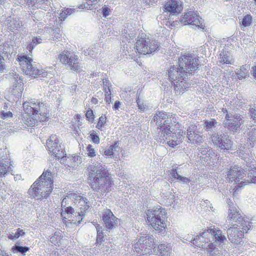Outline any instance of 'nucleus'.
Here are the masks:
<instances>
[{"label":"nucleus","mask_w":256,"mask_h":256,"mask_svg":"<svg viewBox=\"0 0 256 256\" xmlns=\"http://www.w3.org/2000/svg\"><path fill=\"white\" fill-rule=\"evenodd\" d=\"M106 94H105V101L106 103H108V104H110V102H111V92L110 90L108 89V90H106Z\"/></svg>","instance_id":"bf43d9fd"},{"label":"nucleus","mask_w":256,"mask_h":256,"mask_svg":"<svg viewBox=\"0 0 256 256\" xmlns=\"http://www.w3.org/2000/svg\"><path fill=\"white\" fill-rule=\"evenodd\" d=\"M134 33L133 31L124 29L122 31V38L123 42H126L132 40L134 37Z\"/></svg>","instance_id":"c9c22d12"},{"label":"nucleus","mask_w":256,"mask_h":256,"mask_svg":"<svg viewBox=\"0 0 256 256\" xmlns=\"http://www.w3.org/2000/svg\"><path fill=\"white\" fill-rule=\"evenodd\" d=\"M43 40L40 36H33L31 41L27 45V50L30 52H32L34 48L38 44L42 43Z\"/></svg>","instance_id":"f704fd0d"},{"label":"nucleus","mask_w":256,"mask_h":256,"mask_svg":"<svg viewBox=\"0 0 256 256\" xmlns=\"http://www.w3.org/2000/svg\"><path fill=\"white\" fill-rule=\"evenodd\" d=\"M114 150L112 148L109 147L107 150H104L102 152V154L103 156H112L114 154Z\"/></svg>","instance_id":"4d7b16f0"},{"label":"nucleus","mask_w":256,"mask_h":256,"mask_svg":"<svg viewBox=\"0 0 256 256\" xmlns=\"http://www.w3.org/2000/svg\"><path fill=\"white\" fill-rule=\"evenodd\" d=\"M178 180L186 184H188L191 182V180L190 178L182 176H179Z\"/></svg>","instance_id":"680f3d73"},{"label":"nucleus","mask_w":256,"mask_h":256,"mask_svg":"<svg viewBox=\"0 0 256 256\" xmlns=\"http://www.w3.org/2000/svg\"><path fill=\"white\" fill-rule=\"evenodd\" d=\"M211 138L214 144L221 150H229L232 148V142L228 134L214 132L212 134Z\"/></svg>","instance_id":"a211bd4d"},{"label":"nucleus","mask_w":256,"mask_h":256,"mask_svg":"<svg viewBox=\"0 0 256 256\" xmlns=\"http://www.w3.org/2000/svg\"><path fill=\"white\" fill-rule=\"evenodd\" d=\"M106 118L104 116H101L98 118V122L96 126V128L100 130L106 124Z\"/></svg>","instance_id":"de8ad7c7"},{"label":"nucleus","mask_w":256,"mask_h":256,"mask_svg":"<svg viewBox=\"0 0 256 256\" xmlns=\"http://www.w3.org/2000/svg\"><path fill=\"white\" fill-rule=\"evenodd\" d=\"M198 242H200V243H208V244H210V242H214V240H213V238H212V235H209L208 236H205V238L202 239V238H200V239Z\"/></svg>","instance_id":"3c124183"},{"label":"nucleus","mask_w":256,"mask_h":256,"mask_svg":"<svg viewBox=\"0 0 256 256\" xmlns=\"http://www.w3.org/2000/svg\"><path fill=\"white\" fill-rule=\"evenodd\" d=\"M6 24L10 31L20 30L22 26V22L18 18H10L6 20Z\"/></svg>","instance_id":"7c9ffc66"},{"label":"nucleus","mask_w":256,"mask_h":256,"mask_svg":"<svg viewBox=\"0 0 256 256\" xmlns=\"http://www.w3.org/2000/svg\"><path fill=\"white\" fill-rule=\"evenodd\" d=\"M10 159L8 156H2L0 158V176H4L8 172H11Z\"/></svg>","instance_id":"bb28decb"},{"label":"nucleus","mask_w":256,"mask_h":256,"mask_svg":"<svg viewBox=\"0 0 256 256\" xmlns=\"http://www.w3.org/2000/svg\"><path fill=\"white\" fill-rule=\"evenodd\" d=\"M88 183L97 193L98 198L106 196L110 190L113 182L106 166L100 164H90L87 168Z\"/></svg>","instance_id":"f257e3e1"},{"label":"nucleus","mask_w":256,"mask_h":256,"mask_svg":"<svg viewBox=\"0 0 256 256\" xmlns=\"http://www.w3.org/2000/svg\"><path fill=\"white\" fill-rule=\"evenodd\" d=\"M97 231L96 243L98 244L104 241V234L102 231V228L98 226H96Z\"/></svg>","instance_id":"a18cd8bd"},{"label":"nucleus","mask_w":256,"mask_h":256,"mask_svg":"<svg viewBox=\"0 0 256 256\" xmlns=\"http://www.w3.org/2000/svg\"><path fill=\"white\" fill-rule=\"evenodd\" d=\"M200 152L202 156H206L204 158L207 164H210L211 162H214L216 156L211 148L209 147L202 148Z\"/></svg>","instance_id":"c756f323"},{"label":"nucleus","mask_w":256,"mask_h":256,"mask_svg":"<svg viewBox=\"0 0 256 256\" xmlns=\"http://www.w3.org/2000/svg\"><path fill=\"white\" fill-rule=\"evenodd\" d=\"M234 225L240 228V230L242 229V230H244V232H246L250 227L248 222L245 220L242 216L241 217V220H238L237 224Z\"/></svg>","instance_id":"e433bc0d"},{"label":"nucleus","mask_w":256,"mask_h":256,"mask_svg":"<svg viewBox=\"0 0 256 256\" xmlns=\"http://www.w3.org/2000/svg\"><path fill=\"white\" fill-rule=\"evenodd\" d=\"M164 8L170 14H178L183 8L182 2L181 0H168L164 5Z\"/></svg>","instance_id":"393cba45"},{"label":"nucleus","mask_w":256,"mask_h":256,"mask_svg":"<svg viewBox=\"0 0 256 256\" xmlns=\"http://www.w3.org/2000/svg\"><path fill=\"white\" fill-rule=\"evenodd\" d=\"M252 22V16L250 14H246L240 22V24L244 28L250 26Z\"/></svg>","instance_id":"37998d69"},{"label":"nucleus","mask_w":256,"mask_h":256,"mask_svg":"<svg viewBox=\"0 0 256 256\" xmlns=\"http://www.w3.org/2000/svg\"><path fill=\"white\" fill-rule=\"evenodd\" d=\"M158 0H142V4L144 6H152L157 2Z\"/></svg>","instance_id":"5fc2aeb1"},{"label":"nucleus","mask_w":256,"mask_h":256,"mask_svg":"<svg viewBox=\"0 0 256 256\" xmlns=\"http://www.w3.org/2000/svg\"><path fill=\"white\" fill-rule=\"evenodd\" d=\"M187 138L188 142L196 144H200L204 142L202 135L200 134L196 130L195 126L189 127L187 130Z\"/></svg>","instance_id":"b1692460"},{"label":"nucleus","mask_w":256,"mask_h":256,"mask_svg":"<svg viewBox=\"0 0 256 256\" xmlns=\"http://www.w3.org/2000/svg\"><path fill=\"white\" fill-rule=\"evenodd\" d=\"M154 245V240L152 236H141L134 244V248L140 255L150 254L152 253Z\"/></svg>","instance_id":"9d476101"},{"label":"nucleus","mask_w":256,"mask_h":256,"mask_svg":"<svg viewBox=\"0 0 256 256\" xmlns=\"http://www.w3.org/2000/svg\"><path fill=\"white\" fill-rule=\"evenodd\" d=\"M234 62L231 53L228 51L222 50L218 56L217 62L220 66L224 64H233Z\"/></svg>","instance_id":"a878e982"},{"label":"nucleus","mask_w":256,"mask_h":256,"mask_svg":"<svg viewBox=\"0 0 256 256\" xmlns=\"http://www.w3.org/2000/svg\"><path fill=\"white\" fill-rule=\"evenodd\" d=\"M15 238H18L20 236H24L25 234V232L23 231L22 230L20 229V228L16 230V232L14 234Z\"/></svg>","instance_id":"0e129e2a"},{"label":"nucleus","mask_w":256,"mask_h":256,"mask_svg":"<svg viewBox=\"0 0 256 256\" xmlns=\"http://www.w3.org/2000/svg\"><path fill=\"white\" fill-rule=\"evenodd\" d=\"M214 242L210 244L202 243V244H197V247L206 250V256H220V250L216 248V246H220L221 244H218L214 242V240H213ZM222 242V244H223Z\"/></svg>","instance_id":"5701e85b"},{"label":"nucleus","mask_w":256,"mask_h":256,"mask_svg":"<svg viewBox=\"0 0 256 256\" xmlns=\"http://www.w3.org/2000/svg\"><path fill=\"white\" fill-rule=\"evenodd\" d=\"M92 6V4H90V3L86 1V2H84V4L80 5L79 6L80 8L84 9V8H86V9H92L91 6Z\"/></svg>","instance_id":"e2e57ef3"},{"label":"nucleus","mask_w":256,"mask_h":256,"mask_svg":"<svg viewBox=\"0 0 256 256\" xmlns=\"http://www.w3.org/2000/svg\"><path fill=\"white\" fill-rule=\"evenodd\" d=\"M226 122H224V127L230 133L234 134L240 129L243 124V117L240 114L229 113L226 114Z\"/></svg>","instance_id":"2eb2a0df"},{"label":"nucleus","mask_w":256,"mask_h":256,"mask_svg":"<svg viewBox=\"0 0 256 256\" xmlns=\"http://www.w3.org/2000/svg\"><path fill=\"white\" fill-rule=\"evenodd\" d=\"M62 212L61 213V215L65 218H70L72 216V214L74 213V210L72 206H66L63 208H62Z\"/></svg>","instance_id":"58836bf2"},{"label":"nucleus","mask_w":256,"mask_h":256,"mask_svg":"<svg viewBox=\"0 0 256 256\" xmlns=\"http://www.w3.org/2000/svg\"><path fill=\"white\" fill-rule=\"evenodd\" d=\"M60 30L59 28H56L54 29L50 28V32L51 34L50 40H59L61 36L60 34Z\"/></svg>","instance_id":"79ce46f5"},{"label":"nucleus","mask_w":256,"mask_h":256,"mask_svg":"<svg viewBox=\"0 0 256 256\" xmlns=\"http://www.w3.org/2000/svg\"><path fill=\"white\" fill-rule=\"evenodd\" d=\"M68 198H72V201L74 202L80 209L78 212V215L76 216V220H72L71 222L77 225L80 224L82 220V217L86 214V211L90 208L88 202L86 198L78 196L74 193H70Z\"/></svg>","instance_id":"f8f14e48"},{"label":"nucleus","mask_w":256,"mask_h":256,"mask_svg":"<svg viewBox=\"0 0 256 256\" xmlns=\"http://www.w3.org/2000/svg\"><path fill=\"white\" fill-rule=\"evenodd\" d=\"M128 42V44L126 42V44H124L122 54L124 56H126V58L134 59L137 55V50H136L135 46L130 44V41Z\"/></svg>","instance_id":"cd10ccee"},{"label":"nucleus","mask_w":256,"mask_h":256,"mask_svg":"<svg viewBox=\"0 0 256 256\" xmlns=\"http://www.w3.org/2000/svg\"><path fill=\"white\" fill-rule=\"evenodd\" d=\"M186 71L182 69L179 65L171 66L168 70L170 80L174 84L176 92L184 93L189 86V84L186 82L188 76Z\"/></svg>","instance_id":"39448f33"},{"label":"nucleus","mask_w":256,"mask_h":256,"mask_svg":"<svg viewBox=\"0 0 256 256\" xmlns=\"http://www.w3.org/2000/svg\"><path fill=\"white\" fill-rule=\"evenodd\" d=\"M218 122L214 118L206 120L204 123V128L206 132L211 131L212 128H216Z\"/></svg>","instance_id":"4c0bfd02"},{"label":"nucleus","mask_w":256,"mask_h":256,"mask_svg":"<svg viewBox=\"0 0 256 256\" xmlns=\"http://www.w3.org/2000/svg\"><path fill=\"white\" fill-rule=\"evenodd\" d=\"M90 138L92 140L93 142L95 144H98L100 142V138L98 136H97L94 133L92 132L90 134Z\"/></svg>","instance_id":"13d9d810"},{"label":"nucleus","mask_w":256,"mask_h":256,"mask_svg":"<svg viewBox=\"0 0 256 256\" xmlns=\"http://www.w3.org/2000/svg\"><path fill=\"white\" fill-rule=\"evenodd\" d=\"M138 53L144 54H150L156 52L160 46L158 41L153 40H146L144 38H138L135 44Z\"/></svg>","instance_id":"4468645a"},{"label":"nucleus","mask_w":256,"mask_h":256,"mask_svg":"<svg viewBox=\"0 0 256 256\" xmlns=\"http://www.w3.org/2000/svg\"><path fill=\"white\" fill-rule=\"evenodd\" d=\"M103 84H104V90H108V89L110 88V82L108 79L106 78L103 80Z\"/></svg>","instance_id":"338daca9"},{"label":"nucleus","mask_w":256,"mask_h":256,"mask_svg":"<svg viewBox=\"0 0 256 256\" xmlns=\"http://www.w3.org/2000/svg\"><path fill=\"white\" fill-rule=\"evenodd\" d=\"M102 219L108 229L116 228L118 224V218L116 217L109 209H105L102 213Z\"/></svg>","instance_id":"412c9836"},{"label":"nucleus","mask_w":256,"mask_h":256,"mask_svg":"<svg viewBox=\"0 0 256 256\" xmlns=\"http://www.w3.org/2000/svg\"><path fill=\"white\" fill-rule=\"evenodd\" d=\"M248 142L244 144V146H240L239 149V156L242 158H249L248 154L250 148H252L254 144H256V128L250 129L247 133Z\"/></svg>","instance_id":"6ab92c4d"},{"label":"nucleus","mask_w":256,"mask_h":256,"mask_svg":"<svg viewBox=\"0 0 256 256\" xmlns=\"http://www.w3.org/2000/svg\"><path fill=\"white\" fill-rule=\"evenodd\" d=\"M29 250L30 248L28 246H22L16 244H15L12 248V250L14 253L18 252L23 256H25L26 253Z\"/></svg>","instance_id":"a19ab883"},{"label":"nucleus","mask_w":256,"mask_h":256,"mask_svg":"<svg viewBox=\"0 0 256 256\" xmlns=\"http://www.w3.org/2000/svg\"><path fill=\"white\" fill-rule=\"evenodd\" d=\"M86 150L88 157L93 158L96 156V151L92 145L88 144Z\"/></svg>","instance_id":"49530a36"},{"label":"nucleus","mask_w":256,"mask_h":256,"mask_svg":"<svg viewBox=\"0 0 256 256\" xmlns=\"http://www.w3.org/2000/svg\"><path fill=\"white\" fill-rule=\"evenodd\" d=\"M249 112L250 113V116L254 122H256V108L255 106H250Z\"/></svg>","instance_id":"864d4df0"},{"label":"nucleus","mask_w":256,"mask_h":256,"mask_svg":"<svg viewBox=\"0 0 256 256\" xmlns=\"http://www.w3.org/2000/svg\"><path fill=\"white\" fill-rule=\"evenodd\" d=\"M27 4L30 7L32 8V10L35 8H40L44 10H46L49 8V0H26Z\"/></svg>","instance_id":"c85d7f7f"},{"label":"nucleus","mask_w":256,"mask_h":256,"mask_svg":"<svg viewBox=\"0 0 256 256\" xmlns=\"http://www.w3.org/2000/svg\"><path fill=\"white\" fill-rule=\"evenodd\" d=\"M246 162V169L248 172L252 171L248 174V178L244 179L240 182L246 175L244 170L238 166H231L228 172L226 180L228 182H234L236 184H238L239 187H242L248 183L256 184V166L254 162L252 161V158H243Z\"/></svg>","instance_id":"7ed1b4c3"},{"label":"nucleus","mask_w":256,"mask_h":256,"mask_svg":"<svg viewBox=\"0 0 256 256\" xmlns=\"http://www.w3.org/2000/svg\"><path fill=\"white\" fill-rule=\"evenodd\" d=\"M170 174L172 176V181L176 180H179V176H181L178 174L177 170L174 168L171 170Z\"/></svg>","instance_id":"603ef678"},{"label":"nucleus","mask_w":256,"mask_h":256,"mask_svg":"<svg viewBox=\"0 0 256 256\" xmlns=\"http://www.w3.org/2000/svg\"><path fill=\"white\" fill-rule=\"evenodd\" d=\"M147 220L152 226L159 232L164 234L165 232L166 212L165 209L158 206L148 210L146 212Z\"/></svg>","instance_id":"0eeeda50"},{"label":"nucleus","mask_w":256,"mask_h":256,"mask_svg":"<svg viewBox=\"0 0 256 256\" xmlns=\"http://www.w3.org/2000/svg\"><path fill=\"white\" fill-rule=\"evenodd\" d=\"M59 58L62 64L68 65L71 70L76 72L80 71V63L77 55L68 51H64L60 54Z\"/></svg>","instance_id":"dca6fc26"},{"label":"nucleus","mask_w":256,"mask_h":256,"mask_svg":"<svg viewBox=\"0 0 256 256\" xmlns=\"http://www.w3.org/2000/svg\"><path fill=\"white\" fill-rule=\"evenodd\" d=\"M180 22L184 25L191 24L203 30L205 26L202 18L193 11L186 13L180 19Z\"/></svg>","instance_id":"aec40b11"},{"label":"nucleus","mask_w":256,"mask_h":256,"mask_svg":"<svg viewBox=\"0 0 256 256\" xmlns=\"http://www.w3.org/2000/svg\"><path fill=\"white\" fill-rule=\"evenodd\" d=\"M2 118H12V114L10 112H2L1 114Z\"/></svg>","instance_id":"69168bd1"},{"label":"nucleus","mask_w":256,"mask_h":256,"mask_svg":"<svg viewBox=\"0 0 256 256\" xmlns=\"http://www.w3.org/2000/svg\"><path fill=\"white\" fill-rule=\"evenodd\" d=\"M86 116L88 120L90 122H92L94 120L93 111L90 108H88V110L86 114Z\"/></svg>","instance_id":"6e6d98bb"},{"label":"nucleus","mask_w":256,"mask_h":256,"mask_svg":"<svg viewBox=\"0 0 256 256\" xmlns=\"http://www.w3.org/2000/svg\"><path fill=\"white\" fill-rule=\"evenodd\" d=\"M136 102L137 103L138 108L140 110V111L144 112V110H146L145 106L144 104L142 102H141V101L140 100L139 98H138L136 99Z\"/></svg>","instance_id":"052dcab7"},{"label":"nucleus","mask_w":256,"mask_h":256,"mask_svg":"<svg viewBox=\"0 0 256 256\" xmlns=\"http://www.w3.org/2000/svg\"><path fill=\"white\" fill-rule=\"evenodd\" d=\"M19 64L22 71L26 75H30L32 78H50L52 73L42 68H38L32 64V59L26 56H20L18 58Z\"/></svg>","instance_id":"423d86ee"},{"label":"nucleus","mask_w":256,"mask_h":256,"mask_svg":"<svg viewBox=\"0 0 256 256\" xmlns=\"http://www.w3.org/2000/svg\"><path fill=\"white\" fill-rule=\"evenodd\" d=\"M210 234L212 236L213 240H214V242L218 244L223 242L224 241L226 240V236L222 234V230L214 228L208 230L207 232L202 233L195 238H194L192 235L188 234L183 238L182 242H184L185 241L191 242L194 246L197 247V244H202L198 242L201 238L204 239L205 236Z\"/></svg>","instance_id":"1a4fd4ad"},{"label":"nucleus","mask_w":256,"mask_h":256,"mask_svg":"<svg viewBox=\"0 0 256 256\" xmlns=\"http://www.w3.org/2000/svg\"><path fill=\"white\" fill-rule=\"evenodd\" d=\"M242 216L240 214L235 207L230 206L228 216V220L237 223L238 220H241Z\"/></svg>","instance_id":"2f4dec72"},{"label":"nucleus","mask_w":256,"mask_h":256,"mask_svg":"<svg viewBox=\"0 0 256 256\" xmlns=\"http://www.w3.org/2000/svg\"><path fill=\"white\" fill-rule=\"evenodd\" d=\"M74 12V9L66 8L60 14V17L64 20L66 18L67 16L70 15Z\"/></svg>","instance_id":"09e8293b"},{"label":"nucleus","mask_w":256,"mask_h":256,"mask_svg":"<svg viewBox=\"0 0 256 256\" xmlns=\"http://www.w3.org/2000/svg\"><path fill=\"white\" fill-rule=\"evenodd\" d=\"M111 10L106 6L104 5L102 8V13L104 18H106L110 14Z\"/></svg>","instance_id":"8fccbe9b"},{"label":"nucleus","mask_w":256,"mask_h":256,"mask_svg":"<svg viewBox=\"0 0 256 256\" xmlns=\"http://www.w3.org/2000/svg\"><path fill=\"white\" fill-rule=\"evenodd\" d=\"M24 114L22 116V120L28 126L32 127L36 122H44L49 116V110L46 103L38 100L32 99L23 103Z\"/></svg>","instance_id":"f03ea898"},{"label":"nucleus","mask_w":256,"mask_h":256,"mask_svg":"<svg viewBox=\"0 0 256 256\" xmlns=\"http://www.w3.org/2000/svg\"><path fill=\"white\" fill-rule=\"evenodd\" d=\"M170 246L168 244H162L158 246L159 256H170Z\"/></svg>","instance_id":"473e14b6"},{"label":"nucleus","mask_w":256,"mask_h":256,"mask_svg":"<svg viewBox=\"0 0 256 256\" xmlns=\"http://www.w3.org/2000/svg\"><path fill=\"white\" fill-rule=\"evenodd\" d=\"M53 180L52 172L47 170L31 186L28 191L31 198L40 200L47 198L52 192Z\"/></svg>","instance_id":"20e7f679"},{"label":"nucleus","mask_w":256,"mask_h":256,"mask_svg":"<svg viewBox=\"0 0 256 256\" xmlns=\"http://www.w3.org/2000/svg\"><path fill=\"white\" fill-rule=\"evenodd\" d=\"M179 66L186 70L188 75L194 73L198 68V60L197 57L190 54L182 55L178 59Z\"/></svg>","instance_id":"ddd939ff"},{"label":"nucleus","mask_w":256,"mask_h":256,"mask_svg":"<svg viewBox=\"0 0 256 256\" xmlns=\"http://www.w3.org/2000/svg\"><path fill=\"white\" fill-rule=\"evenodd\" d=\"M84 54L86 56H89L92 58H94L96 57L98 52L96 51V48H88V49L85 50L83 52Z\"/></svg>","instance_id":"c03bdc74"},{"label":"nucleus","mask_w":256,"mask_h":256,"mask_svg":"<svg viewBox=\"0 0 256 256\" xmlns=\"http://www.w3.org/2000/svg\"><path fill=\"white\" fill-rule=\"evenodd\" d=\"M250 66L248 65L242 66L239 70H236V74L239 80L248 76Z\"/></svg>","instance_id":"72a5a7b5"},{"label":"nucleus","mask_w":256,"mask_h":256,"mask_svg":"<svg viewBox=\"0 0 256 256\" xmlns=\"http://www.w3.org/2000/svg\"><path fill=\"white\" fill-rule=\"evenodd\" d=\"M44 16V12L39 10L36 12H32L31 18L34 21H40Z\"/></svg>","instance_id":"ea45409f"},{"label":"nucleus","mask_w":256,"mask_h":256,"mask_svg":"<svg viewBox=\"0 0 256 256\" xmlns=\"http://www.w3.org/2000/svg\"><path fill=\"white\" fill-rule=\"evenodd\" d=\"M120 142H115L113 144L110 146V148H112L114 150L117 151V148H119Z\"/></svg>","instance_id":"774afa93"},{"label":"nucleus","mask_w":256,"mask_h":256,"mask_svg":"<svg viewBox=\"0 0 256 256\" xmlns=\"http://www.w3.org/2000/svg\"><path fill=\"white\" fill-rule=\"evenodd\" d=\"M227 234L228 240L235 244H240L244 236V230H240L235 225L228 229Z\"/></svg>","instance_id":"4be33fe9"},{"label":"nucleus","mask_w":256,"mask_h":256,"mask_svg":"<svg viewBox=\"0 0 256 256\" xmlns=\"http://www.w3.org/2000/svg\"><path fill=\"white\" fill-rule=\"evenodd\" d=\"M59 140L56 135H51L50 138L46 140V147L49 153L57 158L60 160L61 163H64V158H66V151L64 150L63 146L59 144Z\"/></svg>","instance_id":"9b49d317"},{"label":"nucleus","mask_w":256,"mask_h":256,"mask_svg":"<svg viewBox=\"0 0 256 256\" xmlns=\"http://www.w3.org/2000/svg\"><path fill=\"white\" fill-rule=\"evenodd\" d=\"M184 134V131L181 130H176L172 132L170 128L165 130H162L160 132H158V136L160 142L164 144L166 142L170 146L174 148L182 142Z\"/></svg>","instance_id":"6e6552de"},{"label":"nucleus","mask_w":256,"mask_h":256,"mask_svg":"<svg viewBox=\"0 0 256 256\" xmlns=\"http://www.w3.org/2000/svg\"><path fill=\"white\" fill-rule=\"evenodd\" d=\"M172 114H167L163 111L157 112L154 116L152 122L156 123V125L160 127V132L162 130H166L170 128V124L172 123Z\"/></svg>","instance_id":"f3484780"}]
</instances>
